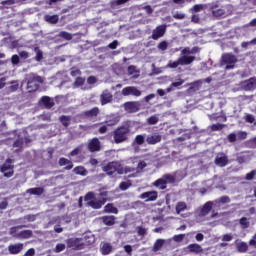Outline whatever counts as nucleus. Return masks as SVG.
Returning a JSON list of instances; mask_svg holds the SVG:
<instances>
[{
    "instance_id": "1",
    "label": "nucleus",
    "mask_w": 256,
    "mask_h": 256,
    "mask_svg": "<svg viewBox=\"0 0 256 256\" xmlns=\"http://www.w3.org/2000/svg\"><path fill=\"white\" fill-rule=\"evenodd\" d=\"M195 53H199V48H189L186 47L181 51V56L176 61H170L166 67L169 69H177L179 65L185 66V65H191L193 61H195Z\"/></svg>"
},
{
    "instance_id": "2",
    "label": "nucleus",
    "mask_w": 256,
    "mask_h": 256,
    "mask_svg": "<svg viewBox=\"0 0 256 256\" xmlns=\"http://www.w3.org/2000/svg\"><path fill=\"white\" fill-rule=\"evenodd\" d=\"M103 171L107 173V175H113V173H118L119 175H123V173H131V170H129V166L123 168L118 162L108 163L106 166L103 167Z\"/></svg>"
},
{
    "instance_id": "3",
    "label": "nucleus",
    "mask_w": 256,
    "mask_h": 256,
    "mask_svg": "<svg viewBox=\"0 0 256 256\" xmlns=\"http://www.w3.org/2000/svg\"><path fill=\"white\" fill-rule=\"evenodd\" d=\"M175 183V176L171 174H165L160 179L156 180L153 185L157 189H167V185Z\"/></svg>"
},
{
    "instance_id": "4",
    "label": "nucleus",
    "mask_w": 256,
    "mask_h": 256,
    "mask_svg": "<svg viewBox=\"0 0 256 256\" xmlns=\"http://www.w3.org/2000/svg\"><path fill=\"white\" fill-rule=\"evenodd\" d=\"M235 63H237V57L233 54L226 53L222 55L221 66L226 70L235 69Z\"/></svg>"
},
{
    "instance_id": "5",
    "label": "nucleus",
    "mask_w": 256,
    "mask_h": 256,
    "mask_svg": "<svg viewBox=\"0 0 256 256\" xmlns=\"http://www.w3.org/2000/svg\"><path fill=\"white\" fill-rule=\"evenodd\" d=\"M129 137V128L122 126L114 131L113 138L115 143H123Z\"/></svg>"
},
{
    "instance_id": "6",
    "label": "nucleus",
    "mask_w": 256,
    "mask_h": 256,
    "mask_svg": "<svg viewBox=\"0 0 256 256\" xmlns=\"http://www.w3.org/2000/svg\"><path fill=\"white\" fill-rule=\"evenodd\" d=\"M41 83H43V78L35 74H30L28 76V83H27V89L29 93H32V91H37Z\"/></svg>"
},
{
    "instance_id": "7",
    "label": "nucleus",
    "mask_w": 256,
    "mask_h": 256,
    "mask_svg": "<svg viewBox=\"0 0 256 256\" xmlns=\"http://www.w3.org/2000/svg\"><path fill=\"white\" fill-rule=\"evenodd\" d=\"M85 201L89 207H92V209H101L105 204V200H98L93 192H89L85 196Z\"/></svg>"
},
{
    "instance_id": "8",
    "label": "nucleus",
    "mask_w": 256,
    "mask_h": 256,
    "mask_svg": "<svg viewBox=\"0 0 256 256\" xmlns=\"http://www.w3.org/2000/svg\"><path fill=\"white\" fill-rule=\"evenodd\" d=\"M128 163H131L132 165H134L133 168L128 167V170L131 171H137V173H139V171H143V169H145V167H147V163H145L144 161H139L138 158H130L128 160Z\"/></svg>"
},
{
    "instance_id": "9",
    "label": "nucleus",
    "mask_w": 256,
    "mask_h": 256,
    "mask_svg": "<svg viewBox=\"0 0 256 256\" xmlns=\"http://www.w3.org/2000/svg\"><path fill=\"white\" fill-rule=\"evenodd\" d=\"M13 160L8 159L2 166L1 171L4 174V177H13Z\"/></svg>"
},
{
    "instance_id": "10",
    "label": "nucleus",
    "mask_w": 256,
    "mask_h": 256,
    "mask_svg": "<svg viewBox=\"0 0 256 256\" xmlns=\"http://www.w3.org/2000/svg\"><path fill=\"white\" fill-rule=\"evenodd\" d=\"M67 245L70 247V249H78L81 250L83 249V246L85 245V242L83 239L79 238H70L67 240Z\"/></svg>"
},
{
    "instance_id": "11",
    "label": "nucleus",
    "mask_w": 256,
    "mask_h": 256,
    "mask_svg": "<svg viewBox=\"0 0 256 256\" xmlns=\"http://www.w3.org/2000/svg\"><path fill=\"white\" fill-rule=\"evenodd\" d=\"M122 95L124 97H129V95H133L134 97H141V90L137 89L135 86H128L122 89Z\"/></svg>"
},
{
    "instance_id": "12",
    "label": "nucleus",
    "mask_w": 256,
    "mask_h": 256,
    "mask_svg": "<svg viewBox=\"0 0 256 256\" xmlns=\"http://www.w3.org/2000/svg\"><path fill=\"white\" fill-rule=\"evenodd\" d=\"M165 31H167V26L165 25H160L156 27L152 32V39H154V41H157V39H161V37L165 35Z\"/></svg>"
},
{
    "instance_id": "13",
    "label": "nucleus",
    "mask_w": 256,
    "mask_h": 256,
    "mask_svg": "<svg viewBox=\"0 0 256 256\" xmlns=\"http://www.w3.org/2000/svg\"><path fill=\"white\" fill-rule=\"evenodd\" d=\"M140 107H141V104L139 102H126L124 104V109L128 113H137Z\"/></svg>"
},
{
    "instance_id": "14",
    "label": "nucleus",
    "mask_w": 256,
    "mask_h": 256,
    "mask_svg": "<svg viewBox=\"0 0 256 256\" xmlns=\"http://www.w3.org/2000/svg\"><path fill=\"white\" fill-rule=\"evenodd\" d=\"M157 197V191L144 192L140 195V199H144L145 201H157Z\"/></svg>"
},
{
    "instance_id": "15",
    "label": "nucleus",
    "mask_w": 256,
    "mask_h": 256,
    "mask_svg": "<svg viewBox=\"0 0 256 256\" xmlns=\"http://www.w3.org/2000/svg\"><path fill=\"white\" fill-rule=\"evenodd\" d=\"M162 136L158 133H154L151 135H148L146 138V142L148 145H157V143H161Z\"/></svg>"
},
{
    "instance_id": "16",
    "label": "nucleus",
    "mask_w": 256,
    "mask_h": 256,
    "mask_svg": "<svg viewBox=\"0 0 256 256\" xmlns=\"http://www.w3.org/2000/svg\"><path fill=\"white\" fill-rule=\"evenodd\" d=\"M242 88L244 91H253V89L256 88V79L250 78L249 80L242 82Z\"/></svg>"
},
{
    "instance_id": "17",
    "label": "nucleus",
    "mask_w": 256,
    "mask_h": 256,
    "mask_svg": "<svg viewBox=\"0 0 256 256\" xmlns=\"http://www.w3.org/2000/svg\"><path fill=\"white\" fill-rule=\"evenodd\" d=\"M23 247V243L11 244L8 246V251L11 255H19Z\"/></svg>"
},
{
    "instance_id": "18",
    "label": "nucleus",
    "mask_w": 256,
    "mask_h": 256,
    "mask_svg": "<svg viewBox=\"0 0 256 256\" xmlns=\"http://www.w3.org/2000/svg\"><path fill=\"white\" fill-rule=\"evenodd\" d=\"M88 149L92 153L95 151H99L101 149V143L99 142V139L94 138L88 143Z\"/></svg>"
},
{
    "instance_id": "19",
    "label": "nucleus",
    "mask_w": 256,
    "mask_h": 256,
    "mask_svg": "<svg viewBox=\"0 0 256 256\" xmlns=\"http://www.w3.org/2000/svg\"><path fill=\"white\" fill-rule=\"evenodd\" d=\"M186 251L188 253H194L195 255H199V253H203V248L199 244H190Z\"/></svg>"
},
{
    "instance_id": "20",
    "label": "nucleus",
    "mask_w": 256,
    "mask_h": 256,
    "mask_svg": "<svg viewBox=\"0 0 256 256\" xmlns=\"http://www.w3.org/2000/svg\"><path fill=\"white\" fill-rule=\"evenodd\" d=\"M100 100L102 105H107V103H111V101H113V95L106 90L101 94Z\"/></svg>"
},
{
    "instance_id": "21",
    "label": "nucleus",
    "mask_w": 256,
    "mask_h": 256,
    "mask_svg": "<svg viewBox=\"0 0 256 256\" xmlns=\"http://www.w3.org/2000/svg\"><path fill=\"white\" fill-rule=\"evenodd\" d=\"M228 161L229 160L227 159V156H225L223 154H219L215 159V163H216V165H218V167H225V165H227Z\"/></svg>"
},
{
    "instance_id": "22",
    "label": "nucleus",
    "mask_w": 256,
    "mask_h": 256,
    "mask_svg": "<svg viewBox=\"0 0 256 256\" xmlns=\"http://www.w3.org/2000/svg\"><path fill=\"white\" fill-rule=\"evenodd\" d=\"M102 255H109L113 251V246L110 243L104 242L100 245Z\"/></svg>"
},
{
    "instance_id": "23",
    "label": "nucleus",
    "mask_w": 256,
    "mask_h": 256,
    "mask_svg": "<svg viewBox=\"0 0 256 256\" xmlns=\"http://www.w3.org/2000/svg\"><path fill=\"white\" fill-rule=\"evenodd\" d=\"M231 199H229V196H222L219 199L213 201L214 206L217 207H221V205H225L226 203H230Z\"/></svg>"
},
{
    "instance_id": "24",
    "label": "nucleus",
    "mask_w": 256,
    "mask_h": 256,
    "mask_svg": "<svg viewBox=\"0 0 256 256\" xmlns=\"http://www.w3.org/2000/svg\"><path fill=\"white\" fill-rule=\"evenodd\" d=\"M175 209H176L177 215H181V213H183V211H188L189 207L187 206V203H185V202H178L176 204Z\"/></svg>"
},
{
    "instance_id": "25",
    "label": "nucleus",
    "mask_w": 256,
    "mask_h": 256,
    "mask_svg": "<svg viewBox=\"0 0 256 256\" xmlns=\"http://www.w3.org/2000/svg\"><path fill=\"white\" fill-rule=\"evenodd\" d=\"M33 235L31 230H23L16 234V239H29Z\"/></svg>"
},
{
    "instance_id": "26",
    "label": "nucleus",
    "mask_w": 256,
    "mask_h": 256,
    "mask_svg": "<svg viewBox=\"0 0 256 256\" xmlns=\"http://www.w3.org/2000/svg\"><path fill=\"white\" fill-rule=\"evenodd\" d=\"M71 219L65 217H56L50 223L51 225H65V223H69Z\"/></svg>"
},
{
    "instance_id": "27",
    "label": "nucleus",
    "mask_w": 256,
    "mask_h": 256,
    "mask_svg": "<svg viewBox=\"0 0 256 256\" xmlns=\"http://www.w3.org/2000/svg\"><path fill=\"white\" fill-rule=\"evenodd\" d=\"M213 208L216 209L214 202H207L201 210V215H207Z\"/></svg>"
},
{
    "instance_id": "28",
    "label": "nucleus",
    "mask_w": 256,
    "mask_h": 256,
    "mask_svg": "<svg viewBox=\"0 0 256 256\" xmlns=\"http://www.w3.org/2000/svg\"><path fill=\"white\" fill-rule=\"evenodd\" d=\"M59 165L63 167L64 165H68L66 167L67 170L73 169V164L71 163V160H68L66 158H60Z\"/></svg>"
},
{
    "instance_id": "29",
    "label": "nucleus",
    "mask_w": 256,
    "mask_h": 256,
    "mask_svg": "<svg viewBox=\"0 0 256 256\" xmlns=\"http://www.w3.org/2000/svg\"><path fill=\"white\" fill-rule=\"evenodd\" d=\"M74 173L76 175H82L83 177H85V175H87V169H85V167L83 166H78L74 168Z\"/></svg>"
},
{
    "instance_id": "30",
    "label": "nucleus",
    "mask_w": 256,
    "mask_h": 256,
    "mask_svg": "<svg viewBox=\"0 0 256 256\" xmlns=\"http://www.w3.org/2000/svg\"><path fill=\"white\" fill-rule=\"evenodd\" d=\"M41 101L43 105H45V107H47L48 109H51V107H53V101H51V98L44 96L41 98Z\"/></svg>"
},
{
    "instance_id": "31",
    "label": "nucleus",
    "mask_w": 256,
    "mask_h": 256,
    "mask_svg": "<svg viewBox=\"0 0 256 256\" xmlns=\"http://www.w3.org/2000/svg\"><path fill=\"white\" fill-rule=\"evenodd\" d=\"M102 219L105 225H115V216H105Z\"/></svg>"
},
{
    "instance_id": "32",
    "label": "nucleus",
    "mask_w": 256,
    "mask_h": 256,
    "mask_svg": "<svg viewBox=\"0 0 256 256\" xmlns=\"http://www.w3.org/2000/svg\"><path fill=\"white\" fill-rule=\"evenodd\" d=\"M26 193H29L30 195H42L43 188H30Z\"/></svg>"
},
{
    "instance_id": "33",
    "label": "nucleus",
    "mask_w": 256,
    "mask_h": 256,
    "mask_svg": "<svg viewBox=\"0 0 256 256\" xmlns=\"http://www.w3.org/2000/svg\"><path fill=\"white\" fill-rule=\"evenodd\" d=\"M45 21H47L48 23H52V24H55L57 23V21H59V16L57 15H46L45 16Z\"/></svg>"
},
{
    "instance_id": "34",
    "label": "nucleus",
    "mask_w": 256,
    "mask_h": 256,
    "mask_svg": "<svg viewBox=\"0 0 256 256\" xmlns=\"http://www.w3.org/2000/svg\"><path fill=\"white\" fill-rule=\"evenodd\" d=\"M165 244V240L163 239H158L156 240L154 246H153V251H159L161 247Z\"/></svg>"
},
{
    "instance_id": "35",
    "label": "nucleus",
    "mask_w": 256,
    "mask_h": 256,
    "mask_svg": "<svg viewBox=\"0 0 256 256\" xmlns=\"http://www.w3.org/2000/svg\"><path fill=\"white\" fill-rule=\"evenodd\" d=\"M105 212L106 213H114V214H117L118 213V210L117 208H115V206H113V204H107L105 206Z\"/></svg>"
},
{
    "instance_id": "36",
    "label": "nucleus",
    "mask_w": 256,
    "mask_h": 256,
    "mask_svg": "<svg viewBox=\"0 0 256 256\" xmlns=\"http://www.w3.org/2000/svg\"><path fill=\"white\" fill-rule=\"evenodd\" d=\"M237 249L240 253H245V251H247L248 249L247 243L245 242L237 243Z\"/></svg>"
},
{
    "instance_id": "37",
    "label": "nucleus",
    "mask_w": 256,
    "mask_h": 256,
    "mask_svg": "<svg viewBox=\"0 0 256 256\" xmlns=\"http://www.w3.org/2000/svg\"><path fill=\"white\" fill-rule=\"evenodd\" d=\"M60 121L64 127H69V125H71V117L69 116H62Z\"/></svg>"
},
{
    "instance_id": "38",
    "label": "nucleus",
    "mask_w": 256,
    "mask_h": 256,
    "mask_svg": "<svg viewBox=\"0 0 256 256\" xmlns=\"http://www.w3.org/2000/svg\"><path fill=\"white\" fill-rule=\"evenodd\" d=\"M23 226H17V227H12L10 229V235H12V237H17L16 235L21 233V231H19V229H22Z\"/></svg>"
},
{
    "instance_id": "39",
    "label": "nucleus",
    "mask_w": 256,
    "mask_h": 256,
    "mask_svg": "<svg viewBox=\"0 0 256 256\" xmlns=\"http://www.w3.org/2000/svg\"><path fill=\"white\" fill-rule=\"evenodd\" d=\"M147 123L149 125H157V123H159V118L157 116H151L147 119Z\"/></svg>"
},
{
    "instance_id": "40",
    "label": "nucleus",
    "mask_w": 256,
    "mask_h": 256,
    "mask_svg": "<svg viewBox=\"0 0 256 256\" xmlns=\"http://www.w3.org/2000/svg\"><path fill=\"white\" fill-rule=\"evenodd\" d=\"M119 123V118L114 117L111 120L106 121V125L108 127H113V125H117Z\"/></svg>"
},
{
    "instance_id": "41",
    "label": "nucleus",
    "mask_w": 256,
    "mask_h": 256,
    "mask_svg": "<svg viewBox=\"0 0 256 256\" xmlns=\"http://www.w3.org/2000/svg\"><path fill=\"white\" fill-rule=\"evenodd\" d=\"M59 37L66 39V41H71V39H73V36L69 34V32H60Z\"/></svg>"
},
{
    "instance_id": "42",
    "label": "nucleus",
    "mask_w": 256,
    "mask_h": 256,
    "mask_svg": "<svg viewBox=\"0 0 256 256\" xmlns=\"http://www.w3.org/2000/svg\"><path fill=\"white\" fill-rule=\"evenodd\" d=\"M99 113V109L98 108H93L92 110H89L86 112V115L88 117H96V115H98Z\"/></svg>"
},
{
    "instance_id": "43",
    "label": "nucleus",
    "mask_w": 256,
    "mask_h": 256,
    "mask_svg": "<svg viewBox=\"0 0 256 256\" xmlns=\"http://www.w3.org/2000/svg\"><path fill=\"white\" fill-rule=\"evenodd\" d=\"M34 51L36 53V57H35L36 61H41V59H43V52L40 51L39 48H35Z\"/></svg>"
},
{
    "instance_id": "44",
    "label": "nucleus",
    "mask_w": 256,
    "mask_h": 256,
    "mask_svg": "<svg viewBox=\"0 0 256 256\" xmlns=\"http://www.w3.org/2000/svg\"><path fill=\"white\" fill-rule=\"evenodd\" d=\"M135 142L137 143V145H143V143H145V136L137 135L135 138Z\"/></svg>"
},
{
    "instance_id": "45",
    "label": "nucleus",
    "mask_w": 256,
    "mask_h": 256,
    "mask_svg": "<svg viewBox=\"0 0 256 256\" xmlns=\"http://www.w3.org/2000/svg\"><path fill=\"white\" fill-rule=\"evenodd\" d=\"M61 251H65V244H57L54 248V253H61Z\"/></svg>"
},
{
    "instance_id": "46",
    "label": "nucleus",
    "mask_w": 256,
    "mask_h": 256,
    "mask_svg": "<svg viewBox=\"0 0 256 256\" xmlns=\"http://www.w3.org/2000/svg\"><path fill=\"white\" fill-rule=\"evenodd\" d=\"M240 225L242 229H247V227H249V220H247V218L240 219Z\"/></svg>"
},
{
    "instance_id": "47",
    "label": "nucleus",
    "mask_w": 256,
    "mask_h": 256,
    "mask_svg": "<svg viewBox=\"0 0 256 256\" xmlns=\"http://www.w3.org/2000/svg\"><path fill=\"white\" fill-rule=\"evenodd\" d=\"M124 251L127 253V255L131 256L133 255V246L131 245H125L124 246Z\"/></svg>"
},
{
    "instance_id": "48",
    "label": "nucleus",
    "mask_w": 256,
    "mask_h": 256,
    "mask_svg": "<svg viewBox=\"0 0 256 256\" xmlns=\"http://www.w3.org/2000/svg\"><path fill=\"white\" fill-rule=\"evenodd\" d=\"M223 127H225V125L223 124H214L211 126L212 131H221V129H223Z\"/></svg>"
},
{
    "instance_id": "49",
    "label": "nucleus",
    "mask_w": 256,
    "mask_h": 256,
    "mask_svg": "<svg viewBox=\"0 0 256 256\" xmlns=\"http://www.w3.org/2000/svg\"><path fill=\"white\" fill-rule=\"evenodd\" d=\"M85 83V79L78 77L74 83L75 87H81Z\"/></svg>"
},
{
    "instance_id": "50",
    "label": "nucleus",
    "mask_w": 256,
    "mask_h": 256,
    "mask_svg": "<svg viewBox=\"0 0 256 256\" xmlns=\"http://www.w3.org/2000/svg\"><path fill=\"white\" fill-rule=\"evenodd\" d=\"M128 187H131V183H129V182H122V183H120L121 191H127Z\"/></svg>"
},
{
    "instance_id": "51",
    "label": "nucleus",
    "mask_w": 256,
    "mask_h": 256,
    "mask_svg": "<svg viewBox=\"0 0 256 256\" xmlns=\"http://www.w3.org/2000/svg\"><path fill=\"white\" fill-rule=\"evenodd\" d=\"M87 83H88V85H95V83H97V77H95V76L88 77Z\"/></svg>"
},
{
    "instance_id": "52",
    "label": "nucleus",
    "mask_w": 256,
    "mask_h": 256,
    "mask_svg": "<svg viewBox=\"0 0 256 256\" xmlns=\"http://www.w3.org/2000/svg\"><path fill=\"white\" fill-rule=\"evenodd\" d=\"M245 121L247 123H255V117H253V115H251V114H247L245 116Z\"/></svg>"
},
{
    "instance_id": "53",
    "label": "nucleus",
    "mask_w": 256,
    "mask_h": 256,
    "mask_svg": "<svg viewBox=\"0 0 256 256\" xmlns=\"http://www.w3.org/2000/svg\"><path fill=\"white\" fill-rule=\"evenodd\" d=\"M222 241H226V242L233 241V235L232 234L223 235L222 236Z\"/></svg>"
},
{
    "instance_id": "54",
    "label": "nucleus",
    "mask_w": 256,
    "mask_h": 256,
    "mask_svg": "<svg viewBox=\"0 0 256 256\" xmlns=\"http://www.w3.org/2000/svg\"><path fill=\"white\" fill-rule=\"evenodd\" d=\"M168 45L166 41L160 42L158 44V49H160L161 51H165L167 49Z\"/></svg>"
},
{
    "instance_id": "55",
    "label": "nucleus",
    "mask_w": 256,
    "mask_h": 256,
    "mask_svg": "<svg viewBox=\"0 0 256 256\" xmlns=\"http://www.w3.org/2000/svg\"><path fill=\"white\" fill-rule=\"evenodd\" d=\"M237 137H238V139H241V140L247 139V132L240 131V132L237 133Z\"/></svg>"
},
{
    "instance_id": "56",
    "label": "nucleus",
    "mask_w": 256,
    "mask_h": 256,
    "mask_svg": "<svg viewBox=\"0 0 256 256\" xmlns=\"http://www.w3.org/2000/svg\"><path fill=\"white\" fill-rule=\"evenodd\" d=\"M228 140L230 141V143H235V141H237V135L235 133L229 134Z\"/></svg>"
},
{
    "instance_id": "57",
    "label": "nucleus",
    "mask_w": 256,
    "mask_h": 256,
    "mask_svg": "<svg viewBox=\"0 0 256 256\" xmlns=\"http://www.w3.org/2000/svg\"><path fill=\"white\" fill-rule=\"evenodd\" d=\"M173 17H174V19H179V20H181V19H184V18H185V14H184V13H181V12H176V13H174Z\"/></svg>"
},
{
    "instance_id": "58",
    "label": "nucleus",
    "mask_w": 256,
    "mask_h": 256,
    "mask_svg": "<svg viewBox=\"0 0 256 256\" xmlns=\"http://www.w3.org/2000/svg\"><path fill=\"white\" fill-rule=\"evenodd\" d=\"M203 7V4H196L193 7V11H195V13H199V11H202Z\"/></svg>"
},
{
    "instance_id": "59",
    "label": "nucleus",
    "mask_w": 256,
    "mask_h": 256,
    "mask_svg": "<svg viewBox=\"0 0 256 256\" xmlns=\"http://www.w3.org/2000/svg\"><path fill=\"white\" fill-rule=\"evenodd\" d=\"M173 239H174L176 242L183 241V239H185V234L175 235V236L173 237Z\"/></svg>"
},
{
    "instance_id": "60",
    "label": "nucleus",
    "mask_w": 256,
    "mask_h": 256,
    "mask_svg": "<svg viewBox=\"0 0 256 256\" xmlns=\"http://www.w3.org/2000/svg\"><path fill=\"white\" fill-rule=\"evenodd\" d=\"M11 90L12 91H17V89H19V82H17V81H13V82H11Z\"/></svg>"
},
{
    "instance_id": "61",
    "label": "nucleus",
    "mask_w": 256,
    "mask_h": 256,
    "mask_svg": "<svg viewBox=\"0 0 256 256\" xmlns=\"http://www.w3.org/2000/svg\"><path fill=\"white\" fill-rule=\"evenodd\" d=\"M19 55L22 59H29V52L27 51H21L19 52Z\"/></svg>"
},
{
    "instance_id": "62",
    "label": "nucleus",
    "mask_w": 256,
    "mask_h": 256,
    "mask_svg": "<svg viewBox=\"0 0 256 256\" xmlns=\"http://www.w3.org/2000/svg\"><path fill=\"white\" fill-rule=\"evenodd\" d=\"M119 45V42L117 40H114L112 43L108 45L109 49H117V46Z\"/></svg>"
},
{
    "instance_id": "63",
    "label": "nucleus",
    "mask_w": 256,
    "mask_h": 256,
    "mask_svg": "<svg viewBox=\"0 0 256 256\" xmlns=\"http://www.w3.org/2000/svg\"><path fill=\"white\" fill-rule=\"evenodd\" d=\"M255 175H256V171L254 170V171H252V172H250V173H248V174L246 175V179H247L248 181H251V179H253V178L255 177Z\"/></svg>"
},
{
    "instance_id": "64",
    "label": "nucleus",
    "mask_w": 256,
    "mask_h": 256,
    "mask_svg": "<svg viewBox=\"0 0 256 256\" xmlns=\"http://www.w3.org/2000/svg\"><path fill=\"white\" fill-rule=\"evenodd\" d=\"M35 255V249L30 248L25 254L24 256H34Z\"/></svg>"
}]
</instances>
